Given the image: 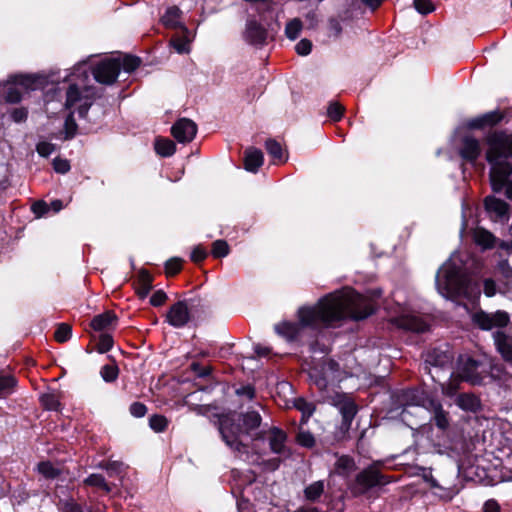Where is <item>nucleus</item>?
<instances>
[{
	"label": "nucleus",
	"instance_id": "nucleus-4",
	"mask_svg": "<svg viewBox=\"0 0 512 512\" xmlns=\"http://www.w3.org/2000/svg\"><path fill=\"white\" fill-rule=\"evenodd\" d=\"M310 375L317 387L325 393L323 399L338 408L342 415V428L349 429L357 413V406L350 396L334 389L346 377L342 375L339 364L328 360L321 371L314 369Z\"/></svg>",
	"mask_w": 512,
	"mask_h": 512
},
{
	"label": "nucleus",
	"instance_id": "nucleus-64",
	"mask_svg": "<svg viewBox=\"0 0 512 512\" xmlns=\"http://www.w3.org/2000/svg\"><path fill=\"white\" fill-rule=\"evenodd\" d=\"M238 511L239 512H255L253 505L249 502V500H241L238 502Z\"/></svg>",
	"mask_w": 512,
	"mask_h": 512
},
{
	"label": "nucleus",
	"instance_id": "nucleus-22",
	"mask_svg": "<svg viewBox=\"0 0 512 512\" xmlns=\"http://www.w3.org/2000/svg\"><path fill=\"white\" fill-rule=\"evenodd\" d=\"M473 240L482 250L491 249L497 244V238L482 227L473 230Z\"/></svg>",
	"mask_w": 512,
	"mask_h": 512
},
{
	"label": "nucleus",
	"instance_id": "nucleus-59",
	"mask_svg": "<svg viewBox=\"0 0 512 512\" xmlns=\"http://www.w3.org/2000/svg\"><path fill=\"white\" fill-rule=\"evenodd\" d=\"M328 30H329V36H333V37L337 38L340 36V34L342 32V26L338 20L331 19L329 21Z\"/></svg>",
	"mask_w": 512,
	"mask_h": 512
},
{
	"label": "nucleus",
	"instance_id": "nucleus-7",
	"mask_svg": "<svg viewBox=\"0 0 512 512\" xmlns=\"http://www.w3.org/2000/svg\"><path fill=\"white\" fill-rule=\"evenodd\" d=\"M404 404L400 413L401 420L410 428L426 420L429 397L419 390H408L403 394Z\"/></svg>",
	"mask_w": 512,
	"mask_h": 512
},
{
	"label": "nucleus",
	"instance_id": "nucleus-47",
	"mask_svg": "<svg viewBox=\"0 0 512 512\" xmlns=\"http://www.w3.org/2000/svg\"><path fill=\"white\" fill-rule=\"evenodd\" d=\"M459 377L452 378L449 383L441 384V391L444 395L452 397L456 394L459 385Z\"/></svg>",
	"mask_w": 512,
	"mask_h": 512
},
{
	"label": "nucleus",
	"instance_id": "nucleus-41",
	"mask_svg": "<svg viewBox=\"0 0 512 512\" xmlns=\"http://www.w3.org/2000/svg\"><path fill=\"white\" fill-rule=\"evenodd\" d=\"M229 254V245L224 240H216L212 244V255L215 258H223Z\"/></svg>",
	"mask_w": 512,
	"mask_h": 512
},
{
	"label": "nucleus",
	"instance_id": "nucleus-9",
	"mask_svg": "<svg viewBox=\"0 0 512 512\" xmlns=\"http://www.w3.org/2000/svg\"><path fill=\"white\" fill-rule=\"evenodd\" d=\"M453 362V354L447 346L433 348L425 354V369L428 370L433 381L440 382V372L450 368Z\"/></svg>",
	"mask_w": 512,
	"mask_h": 512
},
{
	"label": "nucleus",
	"instance_id": "nucleus-16",
	"mask_svg": "<svg viewBox=\"0 0 512 512\" xmlns=\"http://www.w3.org/2000/svg\"><path fill=\"white\" fill-rule=\"evenodd\" d=\"M266 437L269 441V446L273 453L278 454L284 458L290 456V449L286 445L287 435L283 430L277 427H272L268 430Z\"/></svg>",
	"mask_w": 512,
	"mask_h": 512
},
{
	"label": "nucleus",
	"instance_id": "nucleus-46",
	"mask_svg": "<svg viewBox=\"0 0 512 512\" xmlns=\"http://www.w3.org/2000/svg\"><path fill=\"white\" fill-rule=\"evenodd\" d=\"M100 374L104 381L113 382L118 376V368L114 365H105L101 368Z\"/></svg>",
	"mask_w": 512,
	"mask_h": 512
},
{
	"label": "nucleus",
	"instance_id": "nucleus-12",
	"mask_svg": "<svg viewBox=\"0 0 512 512\" xmlns=\"http://www.w3.org/2000/svg\"><path fill=\"white\" fill-rule=\"evenodd\" d=\"M473 323L482 330H492L494 328L505 327L509 323V315L505 311H496L487 313L478 311L472 316Z\"/></svg>",
	"mask_w": 512,
	"mask_h": 512
},
{
	"label": "nucleus",
	"instance_id": "nucleus-56",
	"mask_svg": "<svg viewBox=\"0 0 512 512\" xmlns=\"http://www.w3.org/2000/svg\"><path fill=\"white\" fill-rule=\"evenodd\" d=\"M53 167L58 173H66L70 169V164L66 159L55 158L53 161Z\"/></svg>",
	"mask_w": 512,
	"mask_h": 512
},
{
	"label": "nucleus",
	"instance_id": "nucleus-19",
	"mask_svg": "<svg viewBox=\"0 0 512 512\" xmlns=\"http://www.w3.org/2000/svg\"><path fill=\"white\" fill-rule=\"evenodd\" d=\"M267 38L266 29L257 21L249 20L246 24L245 39L253 45H262Z\"/></svg>",
	"mask_w": 512,
	"mask_h": 512
},
{
	"label": "nucleus",
	"instance_id": "nucleus-50",
	"mask_svg": "<svg viewBox=\"0 0 512 512\" xmlns=\"http://www.w3.org/2000/svg\"><path fill=\"white\" fill-rule=\"evenodd\" d=\"M414 7L419 13L424 15L435 10V7L430 0H414Z\"/></svg>",
	"mask_w": 512,
	"mask_h": 512
},
{
	"label": "nucleus",
	"instance_id": "nucleus-2",
	"mask_svg": "<svg viewBox=\"0 0 512 512\" xmlns=\"http://www.w3.org/2000/svg\"><path fill=\"white\" fill-rule=\"evenodd\" d=\"M472 262L468 253H453L436 274L435 284L438 293L453 301L460 298L476 301L481 290L480 284L471 275Z\"/></svg>",
	"mask_w": 512,
	"mask_h": 512
},
{
	"label": "nucleus",
	"instance_id": "nucleus-15",
	"mask_svg": "<svg viewBox=\"0 0 512 512\" xmlns=\"http://www.w3.org/2000/svg\"><path fill=\"white\" fill-rule=\"evenodd\" d=\"M171 133L179 143L191 142L197 133V125L190 119H179L171 128Z\"/></svg>",
	"mask_w": 512,
	"mask_h": 512
},
{
	"label": "nucleus",
	"instance_id": "nucleus-63",
	"mask_svg": "<svg viewBox=\"0 0 512 512\" xmlns=\"http://www.w3.org/2000/svg\"><path fill=\"white\" fill-rule=\"evenodd\" d=\"M65 512H91L89 508L70 502L65 505Z\"/></svg>",
	"mask_w": 512,
	"mask_h": 512
},
{
	"label": "nucleus",
	"instance_id": "nucleus-24",
	"mask_svg": "<svg viewBox=\"0 0 512 512\" xmlns=\"http://www.w3.org/2000/svg\"><path fill=\"white\" fill-rule=\"evenodd\" d=\"M245 169L249 172H256L263 164V153L256 148H249L245 152Z\"/></svg>",
	"mask_w": 512,
	"mask_h": 512
},
{
	"label": "nucleus",
	"instance_id": "nucleus-40",
	"mask_svg": "<svg viewBox=\"0 0 512 512\" xmlns=\"http://www.w3.org/2000/svg\"><path fill=\"white\" fill-rule=\"evenodd\" d=\"M42 405L48 410L57 411L60 407V402L55 393H46L41 396Z\"/></svg>",
	"mask_w": 512,
	"mask_h": 512
},
{
	"label": "nucleus",
	"instance_id": "nucleus-13",
	"mask_svg": "<svg viewBox=\"0 0 512 512\" xmlns=\"http://www.w3.org/2000/svg\"><path fill=\"white\" fill-rule=\"evenodd\" d=\"M121 70V64L115 58H107L102 60L93 69V76L95 80L101 84H113Z\"/></svg>",
	"mask_w": 512,
	"mask_h": 512
},
{
	"label": "nucleus",
	"instance_id": "nucleus-55",
	"mask_svg": "<svg viewBox=\"0 0 512 512\" xmlns=\"http://www.w3.org/2000/svg\"><path fill=\"white\" fill-rule=\"evenodd\" d=\"M295 49L299 55L306 56L312 50V43L308 39H302L296 44Z\"/></svg>",
	"mask_w": 512,
	"mask_h": 512
},
{
	"label": "nucleus",
	"instance_id": "nucleus-61",
	"mask_svg": "<svg viewBox=\"0 0 512 512\" xmlns=\"http://www.w3.org/2000/svg\"><path fill=\"white\" fill-rule=\"evenodd\" d=\"M207 257V252L201 246L195 247L191 252V259L194 262H201Z\"/></svg>",
	"mask_w": 512,
	"mask_h": 512
},
{
	"label": "nucleus",
	"instance_id": "nucleus-43",
	"mask_svg": "<svg viewBox=\"0 0 512 512\" xmlns=\"http://www.w3.org/2000/svg\"><path fill=\"white\" fill-rule=\"evenodd\" d=\"M354 465V460L349 456H341L336 462V468L341 473H349L353 470Z\"/></svg>",
	"mask_w": 512,
	"mask_h": 512
},
{
	"label": "nucleus",
	"instance_id": "nucleus-29",
	"mask_svg": "<svg viewBox=\"0 0 512 512\" xmlns=\"http://www.w3.org/2000/svg\"><path fill=\"white\" fill-rule=\"evenodd\" d=\"M152 276L145 270H141L138 275L137 294L140 298H145L152 289Z\"/></svg>",
	"mask_w": 512,
	"mask_h": 512
},
{
	"label": "nucleus",
	"instance_id": "nucleus-10",
	"mask_svg": "<svg viewBox=\"0 0 512 512\" xmlns=\"http://www.w3.org/2000/svg\"><path fill=\"white\" fill-rule=\"evenodd\" d=\"M41 84V79L35 75H13L9 78L5 99L17 103L22 99L23 90H35Z\"/></svg>",
	"mask_w": 512,
	"mask_h": 512
},
{
	"label": "nucleus",
	"instance_id": "nucleus-26",
	"mask_svg": "<svg viewBox=\"0 0 512 512\" xmlns=\"http://www.w3.org/2000/svg\"><path fill=\"white\" fill-rule=\"evenodd\" d=\"M117 321L114 313L111 311L104 312L93 318L91 326L96 331H104L110 329Z\"/></svg>",
	"mask_w": 512,
	"mask_h": 512
},
{
	"label": "nucleus",
	"instance_id": "nucleus-57",
	"mask_svg": "<svg viewBox=\"0 0 512 512\" xmlns=\"http://www.w3.org/2000/svg\"><path fill=\"white\" fill-rule=\"evenodd\" d=\"M166 299H167L166 293L162 290H158V291L154 292L153 295L151 296L150 303H151V305L158 307V306H161L162 304H164Z\"/></svg>",
	"mask_w": 512,
	"mask_h": 512
},
{
	"label": "nucleus",
	"instance_id": "nucleus-51",
	"mask_svg": "<svg viewBox=\"0 0 512 512\" xmlns=\"http://www.w3.org/2000/svg\"><path fill=\"white\" fill-rule=\"evenodd\" d=\"M344 108L339 103H331L328 107L327 113L330 119L338 121L341 119Z\"/></svg>",
	"mask_w": 512,
	"mask_h": 512
},
{
	"label": "nucleus",
	"instance_id": "nucleus-20",
	"mask_svg": "<svg viewBox=\"0 0 512 512\" xmlns=\"http://www.w3.org/2000/svg\"><path fill=\"white\" fill-rule=\"evenodd\" d=\"M481 153L480 143L477 139L473 137H465L463 139V144L460 149L461 157L474 164Z\"/></svg>",
	"mask_w": 512,
	"mask_h": 512
},
{
	"label": "nucleus",
	"instance_id": "nucleus-25",
	"mask_svg": "<svg viewBox=\"0 0 512 512\" xmlns=\"http://www.w3.org/2000/svg\"><path fill=\"white\" fill-rule=\"evenodd\" d=\"M484 205L487 212L494 214L496 218H502L508 211V205L494 196H487L485 198Z\"/></svg>",
	"mask_w": 512,
	"mask_h": 512
},
{
	"label": "nucleus",
	"instance_id": "nucleus-42",
	"mask_svg": "<svg viewBox=\"0 0 512 512\" xmlns=\"http://www.w3.org/2000/svg\"><path fill=\"white\" fill-rule=\"evenodd\" d=\"M149 425L155 432H163L168 426V420L162 415H153L149 419Z\"/></svg>",
	"mask_w": 512,
	"mask_h": 512
},
{
	"label": "nucleus",
	"instance_id": "nucleus-37",
	"mask_svg": "<svg viewBox=\"0 0 512 512\" xmlns=\"http://www.w3.org/2000/svg\"><path fill=\"white\" fill-rule=\"evenodd\" d=\"M15 385L16 379L13 376H0V397L11 394Z\"/></svg>",
	"mask_w": 512,
	"mask_h": 512
},
{
	"label": "nucleus",
	"instance_id": "nucleus-45",
	"mask_svg": "<svg viewBox=\"0 0 512 512\" xmlns=\"http://www.w3.org/2000/svg\"><path fill=\"white\" fill-rule=\"evenodd\" d=\"M72 334V328L68 324H60L55 331V339L62 343L67 341Z\"/></svg>",
	"mask_w": 512,
	"mask_h": 512
},
{
	"label": "nucleus",
	"instance_id": "nucleus-36",
	"mask_svg": "<svg viewBox=\"0 0 512 512\" xmlns=\"http://www.w3.org/2000/svg\"><path fill=\"white\" fill-rule=\"evenodd\" d=\"M265 147L269 155L275 160H278L280 162H284L286 160L283 155L282 146L277 141L272 139L267 140Z\"/></svg>",
	"mask_w": 512,
	"mask_h": 512
},
{
	"label": "nucleus",
	"instance_id": "nucleus-34",
	"mask_svg": "<svg viewBox=\"0 0 512 512\" xmlns=\"http://www.w3.org/2000/svg\"><path fill=\"white\" fill-rule=\"evenodd\" d=\"M302 28V21L299 18H294L286 24L285 35L288 39L295 40L300 35Z\"/></svg>",
	"mask_w": 512,
	"mask_h": 512
},
{
	"label": "nucleus",
	"instance_id": "nucleus-44",
	"mask_svg": "<svg viewBox=\"0 0 512 512\" xmlns=\"http://www.w3.org/2000/svg\"><path fill=\"white\" fill-rule=\"evenodd\" d=\"M85 482L90 486H95L103 489L105 492H109L110 488L105 481V478L100 474H92L90 475Z\"/></svg>",
	"mask_w": 512,
	"mask_h": 512
},
{
	"label": "nucleus",
	"instance_id": "nucleus-3",
	"mask_svg": "<svg viewBox=\"0 0 512 512\" xmlns=\"http://www.w3.org/2000/svg\"><path fill=\"white\" fill-rule=\"evenodd\" d=\"M486 160L490 164V183L494 192L505 189V195L512 199V133L494 132L486 138Z\"/></svg>",
	"mask_w": 512,
	"mask_h": 512
},
{
	"label": "nucleus",
	"instance_id": "nucleus-58",
	"mask_svg": "<svg viewBox=\"0 0 512 512\" xmlns=\"http://www.w3.org/2000/svg\"><path fill=\"white\" fill-rule=\"evenodd\" d=\"M483 291L487 297H493L497 293L496 283L488 278L484 280Z\"/></svg>",
	"mask_w": 512,
	"mask_h": 512
},
{
	"label": "nucleus",
	"instance_id": "nucleus-62",
	"mask_svg": "<svg viewBox=\"0 0 512 512\" xmlns=\"http://www.w3.org/2000/svg\"><path fill=\"white\" fill-rule=\"evenodd\" d=\"M27 110L24 108H16L11 112V118L14 122L20 123L26 120Z\"/></svg>",
	"mask_w": 512,
	"mask_h": 512
},
{
	"label": "nucleus",
	"instance_id": "nucleus-8",
	"mask_svg": "<svg viewBox=\"0 0 512 512\" xmlns=\"http://www.w3.org/2000/svg\"><path fill=\"white\" fill-rule=\"evenodd\" d=\"M499 371L494 366H488L482 362L472 359L469 356H460L457 365V374L460 380L471 385H481L487 377L496 379L498 376L494 371Z\"/></svg>",
	"mask_w": 512,
	"mask_h": 512
},
{
	"label": "nucleus",
	"instance_id": "nucleus-28",
	"mask_svg": "<svg viewBox=\"0 0 512 512\" xmlns=\"http://www.w3.org/2000/svg\"><path fill=\"white\" fill-rule=\"evenodd\" d=\"M325 491V484L323 480L315 481L304 489V497L309 502H317Z\"/></svg>",
	"mask_w": 512,
	"mask_h": 512
},
{
	"label": "nucleus",
	"instance_id": "nucleus-14",
	"mask_svg": "<svg viewBox=\"0 0 512 512\" xmlns=\"http://www.w3.org/2000/svg\"><path fill=\"white\" fill-rule=\"evenodd\" d=\"M398 327L412 332H424L428 329V323L418 314L402 309L400 315L391 320Z\"/></svg>",
	"mask_w": 512,
	"mask_h": 512
},
{
	"label": "nucleus",
	"instance_id": "nucleus-49",
	"mask_svg": "<svg viewBox=\"0 0 512 512\" xmlns=\"http://www.w3.org/2000/svg\"><path fill=\"white\" fill-rule=\"evenodd\" d=\"M113 339L109 334L103 333L99 337V342L97 345V350L100 353H105L112 348Z\"/></svg>",
	"mask_w": 512,
	"mask_h": 512
},
{
	"label": "nucleus",
	"instance_id": "nucleus-52",
	"mask_svg": "<svg viewBox=\"0 0 512 512\" xmlns=\"http://www.w3.org/2000/svg\"><path fill=\"white\" fill-rule=\"evenodd\" d=\"M64 127H65V137L64 138L65 139L72 138L75 135L76 130H77V124L75 123L72 114L67 116L65 123H64Z\"/></svg>",
	"mask_w": 512,
	"mask_h": 512
},
{
	"label": "nucleus",
	"instance_id": "nucleus-39",
	"mask_svg": "<svg viewBox=\"0 0 512 512\" xmlns=\"http://www.w3.org/2000/svg\"><path fill=\"white\" fill-rule=\"evenodd\" d=\"M38 472L45 478L53 479L59 475V468L50 462H41L38 464Z\"/></svg>",
	"mask_w": 512,
	"mask_h": 512
},
{
	"label": "nucleus",
	"instance_id": "nucleus-1",
	"mask_svg": "<svg viewBox=\"0 0 512 512\" xmlns=\"http://www.w3.org/2000/svg\"><path fill=\"white\" fill-rule=\"evenodd\" d=\"M374 307L370 296L345 287L324 296L313 306L301 307L298 310V323H279L275 325V331L288 341H294L301 339L306 329L320 330L337 326L345 319H365L374 312Z\"/></svg>",
	"mask_w": 512,
	"mask_h": 512
},
{
	"label": "nucleus",
	"instance_id": "nucleus-54",
	"mask_svg": "<svg viewBox=\"0 0 512 512\" xmlns=\"http://www.w3.org/2000/svg\"><path fill=\"white\" fill-rule=\"evenodd\" d=\"M36 150L39 153V155L43 157H48L54 152L55 146L50 142L41 141L37 144Z\"/></svg>",
	"mask_w": 512,
	"mask_h": 512
},
{
	"label": "nucleus",
	"instance_id": "nucleus-5",
	"mask_svg": "<svg viewBox=\"0 0 512 512\" xmlns=\"http://www.w3.org/2000/svg\"><path fill=\"white\" fill-rule=\"evenodd\" d=\"M261 416L256 411L245 414L233 413L222 416L219 420V431L223 441L232 450L239 453L246 451L245 438L263 439L264 430H260Z\"/></svg>",
	"mask_w": 512,
	"mask_h": 512
},
{
	"label": "nucleus",
	"instance_id": "nucleus-23",
	"mask_svg": "<svg viewBox=\"0 0 512 512\" xmlns=\"http://www.w3.org/2000/svg\"><path fill=\"white\" fill-rule=\"evenodd\" d=\"M456 405L467 412H477L481 407L480 399L472 393H462L456 398Z\"/></svg>",
	"mask_w": 512,
	"mask_h": 512
},
{
	"label": "nucleus",
	"instance_id": "nucleus-32",
	"mask_svg": "<svg viewBox=\"0 0 512 512\" xmlns=\"http://www.w3.org/2000/svg\"><path fill=\"white\" fill-rule=\"evenodd\" d=\"M116 61L121 64V69L127 73H131L136 70L140 65V59L132 55H123L115 57Z\"/></svg>",
	"mask_w": 512,
	"mask_h": 512
},
{
	"label": "nucleus",
	"instance_id": "nucleus-27",
	"mask_svg": "<svg viewBox=\"0 0 512 512\" xmlns=\"http://www.w3.org/2000/svg\"><path fill=\"white\" fill-rule=\"evenodd\" d=\"M501 120V115L496 112H489L469 121L468 126L473 129H480L486 126H492Z\"/></svg>",
	"mask_w": 512,
	"mask_h": 512
},
{
	"label": "nucleus",
	"instance_id": "nucleus-21",
	"mask_svg": "<svg viewBox=\"0 0 512 512\" xmlns=\"http://www.w3.org/2000/svg\"><path fill=\"white\" fill-rule=\"evenodd\" d=\"M493 337L497 351L506 362L512 364V336L497 331Z\"/></svg>",
	"mask_w": 512,
	"mask_h": 512
},
{
	"label": "nucleus",
	"instance_id": "nucleus-53",
	"mask_svg": "<svg viewBox=\"0 0 512 512\" xmlns=\"http://www.w3.org/2000/svg\"><path fill=\"white\" fill-rule=\"evenodd\" d=\"M181 269V260L179 258H171L165 263V271L167 275H175Z\"/></svg>",
	"mask_w": 512,
	"mask_h": 512
},
{
	"label": "nucleus",
	"instance_id": "nucleus-33",
	"mask_svg": "<svg viewBox=\"0 0 512 512\" xmlns=\"http://www.w3.org/2000/svg\"><path fill=\"white\" fill-rule=\"evenodd\" d=\"M294 406L302 413V422H306L315 411L314 403L307 401L304 398L296 399L294 401Z\"/></svg>",
	"mask_w": 512,
	"mask_h": 512
},
{
	"label": "nucleus",
	"instance_id": "nucleus-38",
	"mask_svg": "<svg viewBox=\"0 0 512 512\" xmlns=\"http://www.w3.org/2000/svg\"><path fill=\"white\" fill-rule=\"evenodd\" d=\"M232 475L235 481H237L236 485L239 489H242L245 492H249V490L252 488V484L255 482V475L251 472L245 476V480L237 479L239 476V472L233 470Z\"/></svg>",
	"mask_w": 512,
	"mask_h": 512
},
{
	"label": "nucleus",
	"instance_id": "nucleus-30",
	"mask_svg": "<svg viewBox=\"0 0 512 512\" xmlns=\"http://www.w3.org/2000/svg\"><path fill=\"white\" fill-rule=\"evenodd\" d=\"M156 153L162 157H170L175 153L176 146L174 142L168 138H158L155 141Z\"/></svg>",
	"mask_w": 512,
	"mask_h": 512
},
{
	"label": "nucleus",
	"instance_id": "nucleus-35",
	"mask_svg": "<svg viewBox=\"0 0 512 512\" xmlns=\"http://www.w3.org/2000/svg\"><path fill=\"white\" fill-rule=\"evenodd\" d=\"M180 10L176 6L167 8L165 14L162 16V22L165 26L176 27L179 23Z\"/></svg>",
	"mask_w": 512,
	"mask_h": 512
},
{
	"label": "nucleus",
	"instance_id": "nucleus-48",
	"mask_svg": "<svg viewBox=\"0 0 512 512\" xmlns=\"http://www.w3.org/2000/svg\"><path fill=\"white\" fill-rule=\"evenodd\" d=\"M297 442L303 447L311 448L315 444V438L308 431H299L297 434Z\"/></svg>",
	"mask_w": 512,
	"mask_h": 512
},
{
	"label": "nucleus",
	"instance_id": "nucleus-17",
	"mask_svg": "<svg viewBox=\"0 0 512 512\" xmlns=\"http://www.w3.org/2000/svg\"><path fill=\"white\" fill-rule=\"evenodd\" d=\"M426 412L431 414L430 419L434 421L438 429L442 431L448 429L450 425L449 413L443 409L438 400L429 397Z\"/></svg>",
	"mask_w": 512,
	"mask_h": 512
},
{
	"label": "nucleus",
	"instance_id": "nucleus-31",
	"mask_svg": "<svg viewBox=\"0 0 512 512\" xmlns=\"http://www.w3.org/2000/svg\"><path fill=\"white\" fill-rule=\"evenodd\" d=\"M190 42L191 38L186 28L183 29V35L171 39V45L180 54L189 52Z\"/></svg>",
	"mask_w": 512,
	"mask_h": 512
},
{
	"label": "nucleus",
	"instance_id": "nucleus-6",
	"mask_svg": "<svg viewBox=\"0 0 512 512\" xmlns=\"http://www.w3.org/2000/svg\"><path fill=\"white\" fill-rule=\"evenodd\" d=\"M89 78L87 63L81 62L74 66L69 76L70 85L66 93L65 107L73 112L77 111L79 117L85 118L95 99L94 88L88 87Z\"/></svg>",
	"mask_w": 512,
	"mask_h": 512
},
{
	"label": "nucleus",
	"instance_id": "nucleus-60",
	"mask_svg": "<svg viewBox=\"0 0 512 512\" xmlns=\"http://www.w3.org/2000/svg\"><path fill=\"white\" fill-rule=\"evenodd\" d=\"M147 412V408L140 402H134L130 406V413L135 417H143Z\"/></svg>",
	"mask_w": 512,
	"mask_h": 512
},
{
	"label": "nucleus",
	"instance_id": "nucleus-11",
	"mask_svg": "<svg viewBox=\"0 0 512 512\" xmlns=\"http://www.w3.org/2000/svg\"><path fill=\"white\" fill-rule=\"evenodd\" d=\"M390 481V478L381 474L375 466H370L356 476L353 492L363 494L375 486L385 485Z\"/></svg>",
	"mask_w": 512,
	"mask_h": 512
},
{
	"label": "nucleus",
	"instance_id": "nucleus-18",
	"mask_svg": "<svg viewBox=\"0 0 512 512\" xmlns=\"http://www.w3.org/2000/svg\"><path fill=\"white\" fill-rule=\"evenodd\" d=\"M190 320L188 305L185 301H178L173 304L167 313L168 323L175 327L181 328Z\"/></svg>",
	"mask_w": 512,
	"mask_h": 512
}]
</instances>
